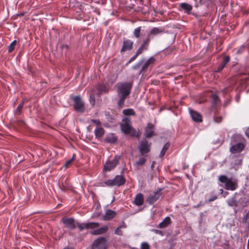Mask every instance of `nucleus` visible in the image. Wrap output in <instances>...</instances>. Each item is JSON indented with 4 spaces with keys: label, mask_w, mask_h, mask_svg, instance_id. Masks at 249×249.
Wrapping results in <instances>:
<instances>
[{
    "label": "nucleus",
    "mask_w": 249,
    "mask_h": 249,
    "mask_svg": "<svg viewBox=\"0 0 249 249\" xmlns=\"http://www.w3.org/2000/svg\"><path fill=\"white\" fill-rule=\"evenodd\" d=\"M163 32V30L162 29L154 27L150 31L144 34L143 35V36L144 37H143L142 44L136 51L135 54L130 59L128 62H132L134 61L143 51L147 50L151 39L153 38L154 36Z\"/></svg>",
    "instance_id": "f257e3e1"
},
{
    "label": "nucleus",
    "mask_w": 249,
    "mask_h": 249,
    "mask_svg": "<svg viewBox=\"0 0 249 249\" xmlns=\"http://www.w3.org/2000/svg\"><path fill=\"white\" fill-rule=\"evenodd\" d=\"M132 85L133 82L121 83L117 84V93L120 98L118 105L119 107L123 106L125 99L129 95Z\"/></svg>",
    "instance_id": "f03ea898"
},
{
    "label": "nucleus",
    "mask_w": 249,
    "mask_h": 249,
    "mask_svg": "<svg viewBox=\"0 0 249 249\" xmlns=\"http://www.w3.org/2000/svg\"><path fill=\"white\" fill-rule=\"evenodd\" d=\"M130 120L128 118L125 119V122L121 124L122 131L125 134H129L131 137L139 136V130L133 128L129 124Z\"/></svg>",
    "instance_id": "7ed1b4c3"
},
{
    "label": "nucleus",
    "mask_w": 249,
    "mask_h": 249,
    "mask_svg": "<svg viewBox=\"0 0 249 249\" xmlns=\"http://www.w3.org/2000/svg\"><path fill=\"white\" fill-rule=\"evenodd\" d=\"M218 179L220 182L225 184V188L226 190L233 191L235 190L238 186L236 181H232V178H229L225 175L219 176Z\"/></svg>",
    "instance_id": "20e7f679"
},
{
    "label": "nucleus",
    "mask_w": 249,
    "mask_h": 249,
    "mask_svg": "<svg viewBox=\"0 0 249 249\" xmlns=\"http://www.w3.org/2000/svg\"><path fill=\"white\" fill-rule=\"evenodd\" d=\"M151 143L147 140L144 139L142 140L138 146L140 154L142 156H144L145 154H147L150 151Z\"/></svg>",
    "instance_id": "39448f33"
},
{
    "label": "nucleus",
    "mask_w": 249,
    "mask_h": 249,
    "mask_svg": "<svg viewBox=\"0 0 249 249\" xmlns=\"http://www.w3.org/2000/svg\"><path fill=\"white\" fill-rule=\"evenodd\" d=\"M125 179L120 175H117L113 179H109L105 182V183L108 186H120L124 184Z\"/></svg>",
    "instance_id": "423d86ee"
},
{
    "label": "nucleus",
    "mask_w": 249,
    "mask_h": 249,
    "mask_svg": "<svg viewBox=\"0 0 249 249\" xmlns=\"http://www.w3.org/2000/svg\"><path fill=\"white\" fill-rule=\"evenodd\" d=\"M74 109L78 112L83 113L85 111V105L79 96H75L73 98Z\"/></svg>",
    "instance_id": "0eeeda50"
},
{
    "label": "nucleus",
    "mask_w": 249,
    "mask_h": 249,
    "mask_svg": "<svg viewBox=\"0 0 249 249\" xmlns=\"http://www.w3.org/2000/svg\"><path fill=\"white\" fill-rule=\"evenodd\" d=\"M92 249H107V240L105 237L96 239L92 244Z\"/></svg>",
    "instance_id": "6e6552de"
},
{
    "label": "nucleus",
    "mask_w": 249,
    "mask_h": 249,
    "mask_svg": "<svg viewBox=\"0 0 249 249\" xmlns=\"http://www.w3.org/2000/svg\"><path fill=\"white\" fill-rule=\"evenodd\" d=\"M133 44L134 42L133 41L129 39H124L123 42L122 47L120 50L121 53L123 54L126 51L132 50L133 47Z\"/></svg>",
    "instance_id": "1a4fd4ad"
},
{
    "label": "nucleus",
    "mask_w": 249,
    "mask_h": 249,
    "mask_svg": "<svg viewBox=\"0 0 249 249\" xmlns=\"http://www.w3.org/2000/svg\"><path fill=\"white\" fill-rule=\"evenodd\" d=\"M77 225L78 228L81 231L85 229H93L99 227L100 224L97 222H89V223H80L77 222Z\"/></svg>",
    "instance_id": "9d476101"
},
{
    "label": "nucleus",
    "mask_w": 249,
    "mask_h": 249,
    "mask_svg": "<svg viewBox=\"0 0 249 249\" xmlns=\"http://www.w3.org/2000/svg\"><path fill=\"white\" fill-rule=\"evenodd\" d=\"M119 158L115 156L111 160L107 161L104 164V170L110 171L113 169L118 164Z\"/></svg>",
    "instance_id": "9b49d317"
},
{
    "label": "nucleus",
    "mask_w": 249,
    "mask_h": 249,
    "mask_svg": "<svg viewBox=\"0 0 249 249\" xmlns=\"http://www.w3.org/2000/svg\"><path fill=\"white\" fill-rule=\"evenodd\" d=\"M162 190V189H160L157 191L155 192L154 195H150L147 198V202L149 204H153V203H154L161 195Z\"/></svg>",
    "instance_id": "f8f14e48"
},
{
    "label": "nucleus",
    "mask_w": 249,
    "mask_h": 249,
    "mask_svg": "<svg viewBox=\"0 0 249 249\" xmlns=\"http://www.w3.org/2000/svg\"><path fill=\"white\" fill-rule=\"evenodd\" d=\"M154 126L151 123H148L145 128L144 136L146 138H150L155 135L154 130Z\"/></svg>",
    "instance_id": "ddd939ff"
},
{
    "label": "nucleus",
    "mask_w": 249,
    "mask_h": 249,
    "mask_svg": "<svg viewBox=\"0 0 249 249\" xmlns=\"http://www.w3.org/2000/svg\"><path fill=\"white\" fill-rule=\"evenodd\" d=\"M63 223L69 229H74L76 228L75 220L72 218H63Z\"/></svg>",
    "instance_id": "4468645a"
},
{
    "label": "nucleus",
    "mask_w": 249,
    "mask_h": 249,
    "mask_svg": "<svg viewBox=\"0 0 249 249\" xmlns=\"http://www.w3.org/2000/svg\"><path fill=\"white\" fill-rule=\"evenodd\" d=\"M190 114L193 120L196 122H201L202 121L201 115L197 112L192 109L189 110Z\"/></svg>",
    "instance_id": "2eb2a0df"
},
{
    "label": "nucleus",
    "mask_w": 249,
    "mask_h": 249,
    "mask_svg": "<svg viewBox=\"0 0 249 249\" xmlns=\"http://www.w3.org/2000/svg\"><path fill=\"white\" fill-rule=\"evenodd\" d=\"M244 148V145L241 142H239L230 148V151L232 153L240 152Z\"/></svg>",
    "instance_id": "dca6fc26"
},
{
    "label": "nucleus",
    "mask_w": 249,
    "mask_h": 249,
    "mask_svg": "<svg viewBox=\"0 0 249 249\" xmlns=\"http://www.w3.org/2000/svg\"><path fill=\"white\" fill-rule=\"evenodd\" d=\"M162 56V53L157 54L156 55H155L151 57L150 58H149V59H148L147 60H145V59L142 60L140 61V62H154L155 61H157V62L160 61L162 60H161Z\"/></svg>",
    "instance_id": "f3484780"
},
{
    "label": "nucleus",
    "mask_w": 249,
    "mask_h": 249,
    "mask_svg": "<svg viewBox=\"0 0 249 249\" xmlns=\"http://www.w3.org/2000/svg\"><path fill=\"white\" fill-rule=\"evenodd\" d=\"M144 197L143 195L141 193L138 194L133 201L134 204L138 206H142L143 204Z\"/></svg>",
    "instance_id": "a211bd4d"
},
{
    "label": "nucleus",
    "mask_w": 249,
    "mask_h": 249,
    "mask_svg": "<svg viewBox=\"0 0 249 249\" xmlns=\"http://www.w3.org/2000/svg\"><path fill=\"white\" fill-rule=\"evenodd\" d=\"M142 64L143 63H138L133 67V69L134 70L140 69V71H139V74L145 71L150 63H144V65H142Z\"/></svg>",
    "instance_id": "6ab92c4d"
},
{
    "label": "nucleus",
    "mask_w": 249,
    "mask_h": 249,
    "mask_svg": "<svg viewBox=\"0 0 249 249\" xmlns=\"http://www.w3.org/2000/svg\"><path fill=\"white\" fill-rule=\"evenodd\" d=\"M108 228L107 226H105L99 229L90 231V233L92 235L102 234L105 233L108 230Z\"/></svg>",
    "instance_id": "aec40b11"
},
{
    "label": "nucleus",
    "mask_w": 249,
    "mask_h": 249,
    "mask_svg": "<svg viewBox=\"0 0 249 249\" xmlns=\"http://www.w3.org/2000/svg\"><path fill=\"white\" fill-rule=\"evenodd\" d=\"M116 214V213L111 210H107L106 211L105 215L104 216V219L105 220H109L114 218Z\"/></svg>",
    "instance_id": "412c9836"
},
{
    "label": "nucleus",
    "mask_w": 249,
    "mask_h": 249,
    "mask_svg": "<svg viewBox=\"0 0 249 249\" xmlns=\"http://www.w3.org/2000/svg\"><path fill=\"white\" fill-rule=\"evenodd\" d=\"M105 142L107 143H114L117 141V138L113 134L107 135L104 139Z\"/></svg>",
    "instance_id": "4be33fe9"
},
{
    "label": "nucleus",
    "mask_w": 249,
    "mask_h": 249,
    "mask_svg": "<svg viewBox=\"0 0 249 249\" xmlns=\"http://www.w3.org/2000/svg\"><path fill=\"white\" fill-rule=\"evenodd\" d=\"M97 89L99 91L97 94L99 96H100L101 93L103 92L107 93L108 91V89L106 86L102 84H99L97 85Z\"/></svg>",
    "instance_id": "5701e85b"
},
{
    "label": "nucleus",
    "mask_w": 249,
    "mask_h": 249,
    "mask_svg": "<svg viewBox=\"0 0 249 249\" xmlns=\"http://www.w3.org/2000/svg\"><path fill=\"white\" fill-rule=\"evenodd\" d=\"M227 203L230 206H235L237 207L238 205L239 202L236 199V194L230 198L227 201Z\"/></svg>",
    "instance_id": "b1692460"
},
{
    "label": "nucleus",
    "mask_w": 249,
    "mask_h": 249,
    "mask_svg": "<svg viewBox=\"0 0 249 249\" xmlns=\"http://www.w3.org/2000/svg\"><path fill=\"white\" fill-rule=\"evenodd\" d=\"M180 7L187 14H189L193 9L192 6L187 3H180Z\"/></svg>",
    "instance_id": "393cba45"
},
{
    "label": "nucleus",
    "mask_w": 249,
    "mask_h": 249,
    "mask_svg": "<svg viewBox=\"0 0 249 249\" xmlns=\"http://www.w3.org/2000/svg\"><path fill=\"white\" fill-rule=\"evenodd\" d=\"M171 223V219L169 217H166L161 222H160L158 227L162 229L166 227Z\"/></svg>",
    "instance_id": "a878e982"
},
{
    "label": "nucleus",
    "mask_w": 249,
    "mask_h": 249,
    "mask_svg": "<svg viewBox=\"0 0 249 249\" xmlns=\"http://www.w3.org/2000/svg\"><path fill=\"white\" fill-rule=\"evenodd\" d=\"M95 135L96 138L100 139L103 137L105 133V130L102 127L97 128L95 130Z\"/></svg>",
    "instance_id": "bb28decb"
},
{
    "label": "nucleus",
    "mask_w": 249,
    "mask_h": 249,
    "mask_svg": "<svg viewBox=\"0 0 249 249\" xmlns=\"http://www.w3.org/2000/svg\"><path fill=\"white\" fill-rule=\"evenodd\" d=\"M126 228V226L124 222L123 223V224L118 227L114 231V234L118 235H123V231H122V229H125Z\"/></svg>",
    "instance_id": "cd10ccee"
},
{
    "label": "nucleus",
    "mask_w": 249,
    "mask_h": 249,
    "mask_svg": "<svg viewBox=\"0 0 249 249\" xmlns=\"http://www.w3.org/2000/svg\"><path fill=\"white\" fill-rule=\"evenodd\" d=\"M142 27L139 26L134 29L133 36L136 38H139L142 35Z\"/></svg>",
    "instance_id": "c85d7f7f"
},
{
    "label": "nucleus",
    "mask_w": 249,
    "mask_h": 249,
    "mask_svg": "<svg viewBox=\"0 0 249 249\" xmlns=\"http://www.w3.org/2000/svg\"><path fill=\"white\" fill-rule=\"evenodd\" d=\"M94 89H92L90 90V96H89V102L92 105V107H93L95 103V94H94Z\"/></svg>",
    "instance_id": "c756f323"
},
{
    "label": "nucleus",
    "mask_w": 249,
    "mask_h": 249,
    "mask_svg": "<svg viewBox=\"0 0 249 249\" xmlns=\"http://www.w3.org/2000/svg\"><path fill=\"white\" fill-rule=\"evenodd\" d=\"M212 104L213 107H215L219 102V97L215 94H213L211 96Z\"/></svg>",
    "instance_id": "7c9ffc66"
},
{
    "label": "nucleus",
    "mask_w": 249,
    "mask_h": 249,
    "mask_svg": "<svg viewBox=\"0 0 249 249\" xmlns=\"http://www.w3.org/2000/svg\"><path fill=\"white\" fill-rule=\"evenodd\" d=\"M123 113L124 115L126 116L128 115H133L134 116L135 115V112L134 111L133 109L131 108H128V109H125L123 110Z\"/></svg>",
    "instance_id": "2f4dec72"
},
{
    "label": "nucleus",
    "mask_w": 249,
    "mask_h": 249,
    "mask_svg": "<svg viewBox=\"0 0 249 249\" xmlns=\"http://www.w3.org/2000/svg\"><path fill=\"white\" fill-rule=\"evenodd\" d=\"M245 48H246L245 45H242L239 48H235L233 50V52L236 54H240L242 53L245 51Z\"/></svg>",
    "instance_id": "473e14b6"
},
{
    "label": "nucleus",
    "mask_w": 249,
    "mask_h": 249,
    "mask_svg": "<svg viewBox=\"0 0 249 249\" xmlns=\"http://www.w3.org/2000/svg\"><path fill=\"white\" fill-rule=\"evenodd\" d=\"M169 143L167 142L166 143H165L164 144V145L163 146L161 152H160V157H162L164 156V155H165L166 151L167 150V149H168L169 147Z\"/></svg>",
    "instance_id": "72a5a7b5"
},
{
    "label": "nucleus",
    "mask_w": 249,
    "mask_h": 249,
    "mask_svg": "<svg viewBox=\"0 0 249 249\" xmlns=\"http://www.w3.org/2000/svg\"><path fill=\"white\" fill-rule=\"evenodd\" d=\"M17 44V41L16 40L13 41L10 43V44L8 46V51L9 53H11L14 50V49L15 48V46H16Z\"/></svg>",
    "instance_id": "f704fd0d"
},
{
    "label": "nucleus",
    "mask_w": 249,
    "mask_h": 249,
    "mask_svg": "<svg viewBox=\"0 0 249 249\" xmlns=\"http://www.w3.org/2000/svg\"><path fill=\"white\" fill-rule=\"evenodd\" d=\"M23 105H24V101H22L19 104V105L18 106V107L17 108V110H16V114H18V115L20 114L22 109V108H23Z\"/></svg>",
    "instance_id": "c9c22d12"
},
{
    "label": "nucleus",
    "mask_w": 249,
    "mask_h": 249,
    "mask_svg": "<svg viewBox=\"0 0 249 249\" xmlns=\"http://www.w3.org/2000/svg\"><path fill=\"white\" fill-rule=\"evenodd\" d=\"M145 159L143 157H141L139 160L136 162L135 164L138 166H142L145 162Z\"/></svg>",
    "instance_id": "e433bc0d"
},
{
    "label": "nucleus",
    "mask_w": 249,
    "mask_h": 249,
    "mask_svg": "<svg viewBox=\"0 0 249 249\" xmlns=\"http://www.w3.org/2000/svg\"><path fill=\"white\" fill-rule=\"evenodd\" d=\"M150 246L147 243L143 242L141 244V249H149Z\"/></svg>",
    "instance_id": "4c0bfd02"
},
{
    "label": "nucleus",
    "mask_w": 249,
    "mask_h": 249,
    "mask_svg": "<svg viewBox=\"0 0 249 249\" xmlns=\"http://www.w3.org/2000/svg\"><path fill=\"white\" fill-rule=\"evenodd\" d=\"M60 47L62 51H65V52H66L69 50V46L67 44L61 43Z\"/></svg>",
    "instance_id": "58836bf2"
},
{
    "label": "nucleus",
    "mask_w": 249,
    "mask_h": 249,
    "mask_svg": "<svg viewBox=\"0 0 249 249\" xmlns=\"http://www.w3.org/2000/svg\"><path fill=\"white\" fill-rule=\"evenodd\" d=\"M222 120V116H215L214 117V121L217 123H220Z\"/></svg>",
    "instance_id": "ea45409f"
},
{
    "label": "nucleus",
    "mask_w": 249,
    "mask_h": 249,
    "mask_svg": "<svg viewBox=\"0 0 249 249\" xmlns=\"http://www.w3.org/2000/svg\"><path fill=\"white\" fill-rule=\"evenodd\" d=\"M226 63H223L222 65L219 66L217 69L215 71L216 72H220L222 69L225 67Z\"/></svg>",
    "instance_id": "a19ab883"
},
{
    "label": "nucleus",
    "mask_w": 249,
    "mask_h": 249,
    "mask_svg": "<svg viewBox=\"0 0 249 249\" xmlns=\"http://www.w3.org/2000/svg\"><path fill=\"white\" fill-rule=\"evenodd\" d=\"M152 231L154 232L156 234H160L161 235H163V234L161 231L159 230L153 229L152 230Z\"/></svg>",
    "instance_id": "79ce46f5"
},
{
    "label": "nucleus",
    "mask_w": 249,
    "mask_h": 249,
    "mask_svg": "<svg viewBox=\"0 0 249 249\" xmlns=\"http://www.w3.org/2000/svg\"><path fill=\"white\" fill-rule=\"evenodd\" d=\"M230 60V58L229 56H225L223 57V62H229Z\"/></svg>",
    "instance_id": "37998d69"
},
{
    "label": "nucleus",
    "mask_w": 249,
    "mask_h": 249,
    "mask_svg": "<svg viewBox=\"0 0 249 249\" xmlns=\"http://www.w3.org/2000/svg\"><path fill=\"white\" fill-rule=\"evenodd\" d=\"M216 199H217V196H212V197H211L210 198H209L208 199V202H212V201H214V200H215Z\"/></svg>",
    "instance_id": "c03bdc74"
},
{
    "label": "nucleus",
    "mask_w": 249,
    "mask_h": 249,
    "mask_svg": "<svg viewBox=\"0 0 249 249\" xmlns=\"http://www.w3.org/2000/svg\"><path fill=\"white\" fill-rule=\"evenodd\" d=\"M91 122L92 123L95 124L97 125L100 124V121L99 120H93V119H92L91 120Z\"/></svg>",
    "instance_id": "a18cd8bd"
},
{
    "label": "nucleus",
    "mask_w": 249,
    "mask_h": 249,
    "mask_svg": "<svg viewBox=\"0 0 249 249\" xmlns=\"http://www.w3.org/2000/svg\"><path fill=\"white\" fill-rule=\"evenodd\" d=\"M71 160H68V161H67L65 164H64V166L67 167L69 165H70L71 163Z\"/></svg>",
    "instance_id": "49530a36"
},
{
    "label": "nucleus",
    "mask_w": 249,
    "mask_h": 249,
    "mask_svg": "<svg viewBox=\"0 0 249 249\" xmlns=\"http://www.w3.org/2000/svg\"><path fill=\"white\" fill-rule=\"evenodd\" d=\"M249 214L248 213L243 217L244 221H246L247 220V219L249 218Z\"/></svg>",
    "instance_id": "de8ad7c7"
},
{
    "label": "nucleus",
    "mask_w": 249,
    "mask_h": 249,
    "mask_svg": "<svg viewBox=\"0 0 249 249\" xmlns=\"http://www.w3.org/2000/svg\"><path fill=\"white\" fill-rule=\"evenodd\" d=\"M27 67L29 70V71L31 72H33V71L32 70V66H30L29 65L27 64Z\"/></svg>",
    "instance_id": "09e8293b"
},
{
    "label": "nucleus",
    "mask_w": 249,
    "mask_h": 249,
    "mask_svg": "<svg viewBox=\"0 0 249 249\" xmlns=\"http://www.w3.org/2000/svg\"><path fill=\"white\" fill-rule=\"evenodd\" d=\"M246 136L249 138V127L247 128L246 131Z\"/></svg>",
    "instance_id": "8fccbe9b"
},
{
    "label": "nucleus",
    "mask_w": 249,
    "mask_h": 249,
    "mask_svg": "<svg viewBox=\"0 0 249 249\" xmlns=\"http://www.w3.org/2000/svg\"><path fill=\"white\" fill-rule=\"evenodd\" d=\"M203 205V204L200 203L199 204L197 205H196V206H194V207L195 208H199V207Z\"/></svg>",
    "instance_id": "3c124183"
},
{
    "label": "nucleus",
    "mask_w": 249,
    "mask_h": 249,
    "mask_svg": "<svg viewBox=\"0 0 249 249\" xmlns=\"http://www.w3.org/2000/svg\"><path fill=\"white\" fill-rule=\"evenodd\" d=\"M155 162L153 161L151 164V168H152V169H153V168L154 167V164H155Z\"/></svg>",
    "instance_id": "603ef678"
},
{
    "label": "nucleus",
    "mask_w": 249,
    "mask_h": 249,
    "mask_svg": "<svg viewBox=\"0 0 249 249\" xmlns=\"http://www.w3.org/2000/svg\"><path fill=\"white\" fill-rule=\"evenodd\" d=\"M75 155L74 154L72 157V158L70 160H71V161H72L73 160H75Z\"/></svg>",
    "instance_id": "864d4df0"
},
{
    "label": "nucleus",
    "mask_w": 249,
    "mask_h": 249,
    "mask_svg": "<svg viewBox=\"0 0 249 249\" xmlns=\"http://www.w3.org/2000/svg\"><path fill=\"white\" fill-rule=\"evenodd\" d=\"M247 249H249V239L248 240V242Z\"/></svg>",
    "instance_id": "5fc2aeb1"
},
{
    "label": "nucleus",
    "mask_w": 249,
    "mask_h": 249,
    "mask_svg": "<svg viewBox=\"0 0 249 249\" xmlns=\"http://www.w3.org/2000/svg\"><path fill=\"white\" fill-rule=\"evenodd\" d=\"M20 124H20L21 126H22L24 124V123L23 122H22V121H21L20 122Z\"/></svg>",
    "instance_id": "6e6d98bb"
},
{
    "label": "nucleus",
    "mask_w": 249,
    "mask_h": 249,
    "mask_svg": "<svg viewBox=\"0 0 249 249\" xmlns=\"http://www.w3.org/2000/svg\"><path fill=\"white\" fill-rule=\"evenodd\" d=\"M64 249H71L69 247H66Z\"/></svg>",
    "instance_id": "4d7b16f0"
}]
</instances>
